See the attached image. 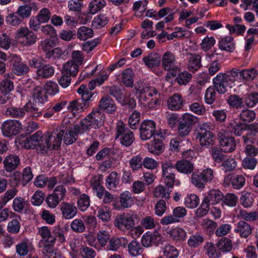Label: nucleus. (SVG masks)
I'll list each match as a JSON object with an SVG mask.
<instances>
[{
  "mask_svg": "<svg viewBox=\"0 0 258 258\" xmlns=\"http://www.w3.org/2000/svg\"><path fill=\"white\" fill-rule=\"evenodd\" d=\"M52 137V134L47 132L43 135L42 132L37 131L22 142L25 148L27 149L36 148L37 152L43 153L46 152L51 147L50 141Z\"/></svg>",
  "mask_w": 258,
  "mask_h": 258,
  "instance_id": "nucleus-1",
  "label": "nucleus"
},
{
  "mask_svg": "<svg viewBox=\"0 0 258 258\" xmlns=\"http://www.w3.org/2000/svg\"><path fill=\"white\" fill-rule=\"evenodd\" d=\"M115 140H118L120 143L125 147L130 146L135 140L134 135L125 124L121 121H119L116 126Z\"/></svg>",
  "mask_w": 258,
  "mask_h": 258,
  "instance_id": "nucleus-2",
  "label": "nucleus"
},
{
  "mask_svg": "<svg viewBox=\"0 0 258 258\" xmlns=\"http://www.w3.org/2000/svg\"><path fill=\"white\" fill-rule=\"evenodd\" d=\"M135 90L138 94V98L142 104H145L149 97L159 95L158 91L154 87H152L149 84L142 81L137 82Z\"/></svg>",
  "mask_w": 258,
  "mask_h": 258,
  "instance_id": "nucleus-3",
  "label": "nucleus"
},
{
  "mask_svg": "<svg viewBox=\"0 0 258 258\" xmlns=\"http://www.w3.org/2000/svg\"><path fill=\"white\" fill-rule=\"evenodd\" d=\"M198 118L189 114L185 113L178 119V132L180 137L187 136L191 131L192 126L195 124Z\"/></svg>",
  "mask_w": 258,
  "mask_h": 258,
  "instance_id": "nucleus-4",
  "label": "nucleus"
},
{
  "mask_svg": "<svg viewBox=\"0 0 258 258\" xmlns=\"http://www.w3.org/2000/svg\"><path fill=\"white\" fill-rule=\"evenodd\" d=\"M211 127V124L208 122L203 123L199 127L197 138L202 146L208 147L213 144L215 136L210 131Z\"/></svg>",
  "mask_w": 258,
  "mask_h": 258,
  "instance_id": "nucleus-5",
  "label": "nucleus"
},
{
  "mask_svg": "<svg viewBox=\"0 0 258 258\" xmlns=\"http://www.w3.org/2000/svg\"><path fill=\"white\" fill-rule=\"evenodd\" d=\"M213 85L218 93L222 94L232 88L231 80L223 73L218 74L213 80Z\"/></svg>",
  "mask_w": 258,
  "mask_h": 258,
  "instance_id": "nucleus-6",
  "label": "nucleus"
},
{
  "mask_svg": "<svg viewBox=\"0 0 258 258\" xmlns=\"http://www.w3.org/2000/svg\"><path fill=\"white\" fill-rule=\"evenodd\" d=\"M135 216L123 213L116 216L114 225L121 230H131L134 227Z\"/></svg>",
  "mask_w": 258,
  "mask_h": 258,
  "instance_id": "nucleus-7",
  "label": "nucleus"
},
{
  "mask_svg": "<svg viewBox=\"0 0 258 258\" xmlns=\"http://www.w3.org/2000/svg\"><path fill=\"white\" fill-rule=\"evenodd\" d=\"M194 154L192 151H188L184 154L185 159L178 161L175 164V167L176 170L180 173L188 174L192 172L194 170V165L191 161H189V158Z\"/></svg>",
  "mask_w": 258,
  "mask_h": 258,
  "instance_id": "nucleus-8",
  "label": "nucleus"
},
{
  "mask_svg": "<svg viewBox=\"0 0 258 258\" xmlns=\"http://www.w3.org/2000/svg\"><path fill=\"white\" fill-rule=\"evenodd\" d=\"M220 147L224 152H232L235 150L236 143L235 138L229 136L227 132L224 131L221 132L218 135Z\"/></svg>",
  "mask_w": 258,
  "mask_h": 258,
  "instance_id": "nucleus-9",
  "label": "nucleus"
},
{
  "mask_svg": "<svg viewBox=\"0 0 258 258\" xmlns=\"http://www.w3.org/2000/svg\"><path fill=\"white\" fill-rule=\"evenodd\" d=\"M22 128L21 123L17 120H8L3 122L2 130L6 137H11L18 134Z\"/></svg>",
  "mask_w": 258,
  "mask_h": 258,
  "instance_id": "nucleus-10",
  "label": "nucleus"
},
{
  "mask_svg": "<svg viewBox=\"0 0 258 258\" xmlns=\"http://www.w3.org/2000/svg\"><path fill=\"white\" fill-rule=\"evenodd\" d=\"M156 124L151 120H144L140 125V137L142 140L150 139L155 131Z\"/></svg>",
  "mask_w": 258,
  "mask_h": 258,
  "instance_id": "nucleus-11",
  "label": "nucleus"
},
{
  "mask_svg": "<svg viewBox=\"0 0 258 258\" xmlns=\"http://www.w3.org/2000/svg\"><path fill=\"white\" fill-rule=\"evenodd\" d=\"M16 37L18 39L25 38L26 45L34 44L37 39V37L34 32L26 27L20 28L16 32Z\"/></svg>",
  "mask_w": 258,
  "mask_h": 258,
  "instance_id": "nucleus-12",
  "label": "nucleus"
},
{
  "mask_svg": "<svg viewBox=\"0 0 258 258\" xmlns=\"http://www.w3.org/2000/svg\"><path fill=\"white\" fill-rule=\"evenodd\" d=\"M99 108L106 112L113 113L116 110V106L114 100L108 95L102 97L99 101Z\"/></svg>",
  "mask_w": 258,
  "mask_h": 258,
  "instance_id": "nucleus-13",
  "label": "nucleus"
},
{
  "mask_svg": "<svg viewBox=\"0 0 258 258\" xmlns=\"http://www.w3.org/2000/svg\"><path fill=\"white\" fill-rule=\"evenodd\" d=\"M103 113L100 111H92L86 117L89 120L92 128H98L104 123Z\"/></svg>",
  "mask_w": 258,
  "mask_h": 258,
  "instance_id": "nucleus-14",
  "label": "nucleus"
},
{
  "mask_svg": "<svg viewBox=\"0 0 258 258\" xmlns=\"http://www.w3.org/2000/svg\"><path fill=\"white\" fill-rule=\"evenodd\" d=\"M60 209L63 218L70 219L74 217L77 213V208L74 204L66 202L61 203Z\"/></svg>",
  "mask_w": 258,
  "mask_h": 258,
  "instance_id": "nucleus-15",
  "label": "nucleus"
},
{
  "mask_svg": "<svg viewBox=\"0 0 258 258\" xmlns=\"http://www.w3.org/2000/svg\"><path fill=\"white\" fill-rule=\"evenodd\" d=\"M59 131H63V136L62 137L64 143L67 145H70L74 143L77 139L78 133L74 129V127L68 128L63 126L59 128Z\"/></svg>",
  "mask_w": 258,
  "mask_h": 258,
  "instance_id": "nucleus-16",
  "label": "nucleus"
},
{
  "mask_svg": "<svg viewBox=\"0 0 258 258\" xmlns=\"http://www.w3.org/2000/svg\"><path fill=\"white\" fill-rule=\"evenodd\" d=\"M20 163L19 157L14 154L7 156L4 160L5 169L9 172H12L15 170L18 167Z\"/></svg>",
  "mask_w": 258,
  "mask_h": 258,
  "instance_id": "nucleus-17",
  "label": "nucleus"
},
{
  "mask_svg": "<svg viewBox=\"0 0 258 258\" xmlns=\"http://www.w3.org/2000/svg\"><path fill=\"white\" fill-rule=\"evenodd\" d=\"M226 128L231 133L240 136L245 131V123L238 122L235 119H231L227 124Z\"/></svg>",
  "mask_w": 258,
  "mask_h": 258,
  "instance_id": "nucleus-18",
  "label": "nucleus"
},
{
  "mask_svg": "<svg viewBox=\"0 0 258 258\" xmlns=\"http://www.w3.org/2000/svg\"><path fill=\"white\" fill-rule=\"evenodd\" d=\"M236 233H239L241 237L247 238L252 232V227L244 221H240L234 229Z\"/></svg>",
  "mask_w": 258,
  "mask_h": 258,
  "instance_id": "nucleus-19",
  "label": "nucleus"
},
{
  "mask_svg": "<svg viewBox=\"0 0 258 258\" xmlns=\"http://www.w3.org/2000/svg\"><path fill=\"white\" fill-rule=\"evenodd\" d=\"M143 61L149 68L157 67L161 62V56L157 53H150L143 58Z\"/></svg>",
  "mask_w": 258,
  "mask_h": 258,
  "instance_id": "nucleus-20",
  "label": "nucleus"
},
{
  "mask_svg": "<svg viewBox=\"0 0 258 258\" xmlns=\"http://www.w3.org/2000/svg\"><path fill=\"white\" fill-rule=\"evenodd\" d=\"M127 243L126 239L123 237L111 238L109 241L107 248L110 250L116 251L120 247H125Z\"/></svg>",
  "mask_w": 258,
  "mask_h": 258,
  "instance_id": "nucleus-21",
  "label": "nucleus"
},
{
  "mask_svg": "<svg viewBox=\"0 0 258 258\" xmlns=\"http://www.w3.org/2000/svg\"><path fill=\"white\" fill-rule=\"evenodd\" d=\"M167 104L168 108L171 110L180 109L183 104V100L181 95L178 94H174L169 98Z\"/></svg>",
  "mask_w": 258,
  "mask_h": 258,
  "instance_id": "nucleus-22",
  "label": "nucleus"
},
{
  "mask_svg": "<svg viewBox=\"0 0 258 258\" xmlns=\"http://www.w3.org/2000/svg\"><path fill=\"white\" fill-rule=\"evenodd\" d=\"M135 74L130 68L125 69L121 74L122 83L127 87L132 88L134 86Z\"/></svg>",
  "mask_w": 258,
  "mask_h": 258,
  "instance_id": "nucleus-23",
  "label": "nucleus"
},
{
  "mask_svg": "<svg viewBox=\"0 0 258 258\" xmlns=\"http://www.w3.org/2000/svg\"><path fill=\"white\" fill-rule=\"evenodd\" d=\"M175 58L174 55L170 52H165L162 59V63L165 70L169 71L171 69L174 68Z\"/></svg>",
  "mask_w": 258,
  "mask_h": 258,
  "instance_id": "nucleus-24",
  "label": "nucleus"
},
{
  "mask_svg": "<svg viewBox=\"0 0 258 258\" xmlns=\"http://www.w3.org/2000/svg\"><path fill=\"white\" fill-rule=\"evenodd\" d=\"M223 195L221 191L218 189H211L210 190L208 196L205 197L204 200H206L207 202L209 204L215 205L219 203L223 199Z\"/></svg>",
  "mask_w": 258,
  "mask_h": 258,
  "instance_id": "nucleus-25",
  "label": "nucleus"
},
{
  "mask_svg": "<svg viewBox=\"0 0 258 258\" xmlns=\"http://www.w3.org/2000/svg\"><path fill=\"white\" fill-rule=\"evenodd\" d=\"M33 101L38 104H43L47 101V96L43 89L39 86H37L33 89L32 93Z\"/></svg>",
  "mask_w": 258,
  "mask_h": 258,
  "instance_id": "nucleus-26",
  "label": "nucleus"
},
{
  "mask_svg": "<svg viewBox=\"0 0 258 258\" xmlns=\"http://www.w3.org/2000/svg\"><path fill=\"white\" fill-rule=\"evenodd\" d=\"M38 233L42 239L41 242L45 243L56 241L55 236L52 235L50 230L47 226H42L39 228Z\"/></svg>",
  "mask_w": 258,
  "mask_h": 258,
  "instance_id": "nucleus-27",
  "label": "nucleus"
},
{
  "mask_svg": "<svg viewBox=\"0 0 258 258\" xmlns=\"http://www.w3.org/2000/svg\"><path fill=\"white\" fill-rule=\"evenodd\" d=\"M88 107V104L84 103L81 99L74 100L70 102L68 106V108L71 109L74 113L81 112Z\"/></svg>",
  "mask_w": 258,
  "mask_h": 258,
  "instance_id": "nucleus-28",
  "label": "nucleus"
},
{
  "mask_svg": "<svg viewBox=\"0 0 258 258\" xmlns=\"http://www.w3.org/2000/svg\"><path fill=\"white\" fill-rule=\"evenodd\" d=\"M79 72V67L72 61H69L63 64L61 74L75 77Z\"/></svg>",
  "mask_w": 258,
  "mask_h": 258,
  "instance_id": "nucleus-29",
  "label": "nucleus"
},
{
  "mask_svg": "<svg viewBox=\"0 0 258 258\" xmlns=\"http://www.w3.org/2000/svg\"><path fill=\"white\" fill-rule=\"evenodd\" d=\"M188 69L194 72L198 70L201 64V57L199 54H191L188 62Z\"/></svg>",
  "mask_w": 258,
  "mask_h": 258,
  "instance_id": "nucleus-30",
  "label": "nucleus"
},
{
  "mask_svg": "<svg viewBox=\"0 0 258 258\" xmlns=\"http://www.w3.org/2000/svg\"><path fill=\"white\" fill-rule=\"evenodd\" d=\"M6 115L12 118H23L25 115L24 107H12L8 108L6 110Z\"/></svg>",
  "mask_w": 258,
  "mask_h": 258,
  "instance_id": "nucleus-31",
  "label": "nucleus"
},
{
  "mask_svg": "<svg viewBox=\"0 0 258 258\" xmlns=\"http://www.w3.org/2000/svg\"><path fill=\"white\" fill-rule=\"evenodd\" d=\"M128 250L131 255L137 256L142 254L144 249L139 242L133 240L128 244Z\"/></svg>",
  "mask_w": 258,
  "mask_h": 258,
  "instance_id": "nucleus-32",
  "label": "nucleus"
},
{
  "mask_svg": "<svg viewBox=\"0 0 258 258\" xmlns=\"http://www.w3.org/2000/svg\"><path fill=\"white\" fill-rule=\"evenodd\" d=\"M54 73V68L49 64H43L40 70H37V74L42 78H48L52 76Z\"/></svg>",
  "mask_w": 258,
  "mask_h": 258,
  "instance_id": "nucleus-33",
  "label": "nucleus"
},
{
  "mask_svg": "<svg viewBox=\"0 0 258 258\" xmlns=\"http://www.w3.org/2000/svg\"><path fill=\"white\" fill-rule=\"evenodd\" d=\"M217 246L220 251L227 252L232 250L233 245L230 239L224 237L221 238L218 241Z\"/></svg>",
  "mask_w": 258,
  "mask_h": 258,
  "instance_id": "nucleus-34",
  "label": "nucleus"
},
{
  "mask_svg": "<svg viewBox=\"0 0 258 258\" xmlns=\"http://www.w3.org/2000/svg\"><path fill=\"white\" fill-rule=\"evenodd\" d=\"M233 41V38L230 36L222 39L219 43V48L221 50L232 51L235 48Z\"/></svg>",
  "mask_w": 258,
  "mask_h": 258,
  "instance_id": "nucleus-35",
  "label": "nucleus"
},
{
  "mask_svg": "<svg viewBox=\"0 0 258 258\" xmlns=\"http://www.w3.org/2000/svg\"><path fill=\"white\" fill-rule=\"evenodd\" d=\"M239 118L244 122V123H247L253 121L256 117V114L253 110L243 109L239 114Z\"/></svg>",
  "mask_w": 258,
  "mask_h": 258,
  "instance_id": "nucleus-36",
  "label": "nucleus"
},
{
  "mask_svg": "<svg viewBox=\"0 0 258 258\" xmlns=\"http://www.w3.org/2000/svg\"><path fill=\"white\" fill-rule=\"evenodd\" d=\"M170 188L159 185L155 189L154 196L156 198H161L168 200L170 198V192L171 191Z\"/></svg>",
  "mask_w": 258,
  "mask_h": 258,
  "instance_id": "nucleus-37",
  "label": "nucleus"
},
{
  "mask_svg": "<svg viewBox=\"0 0 258 258\" xmlns=\"http://www.w3.org/2000/svg\"><path fill=\"white\" fill-rule=\"evenodd\" d=\"M119 183V178L116 172L110 173L106 179V186L110 189L116 187Z\"/></svg>",
  "mask_w": 258,
  "mask_h": 258,
  "instance_id": "nucleus-38",
  "label": "nucleus"
},
{
  "mask_svg": "<svg viewBox=\"0 0 258 258\" xmlns=\"http://www.w3.org/2000/svg\"><path fill=\"white\" fill-rule=\"evenodd\" d=\"M93 30L85 26L80 27L77 31L78 38L81 40H85L87 39L91 38L93 37Z\"/></svg>",
  "mask_w": 258,
  "mask_h": 258,
  "instance_id": "nucleus-39",
  "label": "nucleus"
},
{
  "mask_svg": "<svg viewBox=\"0 0 258 258\" xmlns=\"http://www.w3.org/2000/svg\"><path fill=\"white\" fill-rule=\"evenodd\" d=\"M223 149L217 147H214L211 150V155L214 161L217 163H221L224 161L226 156L224 154Z\"/></svg>",
  "mask_w": 258,
  "mask_h": 258,
  "instance_id": "nucleus-40",
  "label": "nucleus"
},
{
  "mask_svg": "<svg viewBox=\"0 0 258 258\" xmlns=\"http://www.w3.org/2000/svg\"><path fill=\"white\" fill-rule=\"evenodd\" d=\"M200 172H192L191 176V183L197 188L203 189L205 187L206 183Z\"/></svg>",
  "mask_w": 258,
  "mask_h": 258,
  "instance_id": "nucleus-41",
  "label": "nucleus"
},
{
  "mask_svg": "<svg viewBox=\"0 0 258 258\" xmlns=\"http://www.w3.org/2000/svg\"><path fill=\"white\" fill-rule=\"evenodd\" d=\"M106 4L104 0H93L92 1L89 7V12L92 14H94L101 10Z\"/></svg>",
  "mask_w": 258,
  "mask_h": 258,
  "instance_id": "nucleus-42",
  "label": "nucleus"
},
{
  "mask_svg": "<svg viewBox=\"0 0 258 258\" xmlns=\"http://www.w3.org/2000/svg\"><path fill=\"white\" fill-rule=\"evenodd\" d=\"M164 150L162 142L159 139H154L151 147L149 148V151L155 155L161 154Z\"/></svg>",
  "mask_w": 258,
  "mask_h": 258,
  "instance_id": "nucleus-43",
  "label": "nucleus"
},
{
  "mask_svg": "<svg viewBox=\"0 0 258 258\" xmlns=\"http://www.w3.org/2000/svg\"><path fill=\"white\" fill-rule=\"evenodd\" d=\"M13 71L17 75H24L26 74L29 71L27 65L20 62H16L13 66Z\"/></svg>",
  "mask_w": 258,
  "mask_h": 258,
  "instance_id": "nucleus-44",
  "label": "nucleus"
},
{
  "mask_svg": "<svg viewBox=\"0 0 258 258\" xmlns=\"http://www.w3.org/2000/svg\"><path fill=\"white\" fill-rule=\"evenodd\" d=\"M228 104L232 107L239 109L243 106V99L237 95H231L228 99Z\"/></svg>",
  "mask_w": 258,
  "mask_h": 258,
  "instance_id": "nucleus-45",
  "label": "nucleus"
},
{
  "mask_svg": "<svg viewBox=\"0 0 258 258\" xmlns=\"http://www.w3.org/2000/svg\"><path fill=\"white\" fill-rule=\"evenodd\" d=\"M238 217L247 221H253L258 219V212H248L246 210H241L239 211Z\"/></svg>",
  "mask_w": 258,
  "mask_h": 258,
  "instance_id": "nucleus-46",
  "label": "nucleus"
},
{
  "mask_svg": "<svg viewBox=\"0 0 258 258\" xmlns=\"http://www.w3.org/2000/svg\"><path fill=\"white\" fill-rule=\"evenodd\" d=\"M74 127L78 134H83L92 128L91 125L87 117L81 120L79 124L75 125Z\"/></svg>",
  "mask_w": 258,
  "mask_h": 258,
  "instance_id": "nucleus-47",
  "label": "nucleus"
},
{
  "mask_svg": "<svg viewBox=\"0 0 258 258\" xmlns=\"http://www.w3.org/2000/svg\"><path fill=\"white\" fill-rule=\"evenodd\" d=\"M257 75V71L253 68L249 70H242L240 80L246 81L253 80L256 77Z\"/></svg>",
  "mask_w": 258,
  "mask_h": 258,
  "instance_id": "nucleus-48",
  "label": "nucleus"
},
{
  "mask_svg": "<svg viewBox=\"0 0 258 258\" xmlns=\"http://www.w3.org/2000/svg\"><path fill=\"white\" fill-rule=\"evenodd\" d=\"M204 249L210 258H218L220 256V253L216 250L212 242H207L204 246Z\"/></svg>",
  "mask_w": 258,
  "mask_h": 258,
  "instance_id": "nucleus-49",
  "label": "nucleus"
},
{
  "mask_svg": "<svg viewBox=\"0 0 258 258\" xmlns=\"http://www.w3.org/2000/svg\"><path fill=\"white\" fill-rule=\"evenodd\" d=\"M14 89L13 82L9 79L3 80L0 83V91L5 95L9 93Z\"/></svg>",
  "mask_w": 258,
  "mask_h": 258,
  "instance_id": "nucleus-50",
  "label": "nucleus"
},
{
  "mask_svg": "<svg viewBox=\"0 0 258 258\" xmlns=\"http://www.w3.org/2000/svg\"><path fill=\"white\" fill-rule=\"evenodd\" d=\"M24 107L25 112H27L30 113L31 115L34 117H37L42 115L41 111H39L38 108L31 102L26 103Z\"/></svg>",
  "mask_w": 258,
  "mask_h": 258,
  "instance_id": "nucleus-51",
  "label": "nucleus"
},
{
  "mask_svg": "<svg viewBox=\"0 0 258 258\" xmlns=\"http://www.w3.org/2000/svg\"><path fill=\"white\" fill-rule=\"evenodd\" d=\"M170 236L175 240H183L186 237V232L182 229L176 228L168 232Z\"/></svg>",
  "mask_w": 258,
  "mask_h": 258,
  "instance_id": "nucleus-52",
  "label": "nucleus"
},
{
  "mask_svg": "<svg viewBox=\"0 0 258 258\" xmlns=\"http://www.w3.org/2000/svg\"><path fill=\"white\" fill-rule=\"evenodd\" d=\"M32 7L28 5H25L19 7L16 12L22 20L28 18L31 14Z\"/></svg>",
  "mask_w": 258,
  "mask_h": 258,
  "instance_id": "nucleus-53",
  "label": "nucleus"
},
{
  "mask_svg": "<svg viewBox=\"0 0 258 258\" xmlns=\"http://www.w3.org/2000/svg\"><path fill=\"white\" fill-rule=\"evenodd\" d=\"M108 22V18L104 15H99L97 17L94 18L92 25L95 28L99 29L106 25Z\"/></svg>",
  "mask_w": 258,
  "mask_h": 258,
  "instance_id": "nucleus-54",
  "label": "nucleus"
},
{
  "mask_svg": "<svg viewBox=\"0 0 258 258\" xmlns=\"http://www.w3.org/2000/svg\"><path fill=\"white\" fill-rule=\"evenodd\" d=\"M175 12L170 10L168 8H164L161 9L158 13V16L160 18H162L166 15L168 16L164 18V21L165 23H168L172 21L174 19V15Z\"/></svg>",
  "mask_w": 258,
  "mask_h": 258,
  "instance_id": "nucleus-55",
  "label": "nucleus"
},
{
  "mask_svg": "<svg viewBox=\"0 0 258 258\" xmlns=\"http://www.w3.org/2000/svg\"><path fill=\"white\" fill-rule=\"evenodd\" d=\"M72 230L77 233H82L85 230V226L83 221L80 219L74 220L71 224Z\"/></svg>",
  "mask_w": 258,
  "mask_h": 258,
  "instance_id": "nucleus-56",
  "label": "nucleus"
},
{
  "mask_svg": "<svg viewBox=\"0 0 258 258\" xmlns=\"http://www.w3.org/2000/svg\"><path fill=\"white\" fill-rule=\"evenodd\" d=\"M120 203L122 207L127 208L130 207L132 203V197L128 191H125L122 193L119 197Z\"/></svg>",
  "mask_w": 258,
  "mask_h": 258,
  "instance_id": "nucleus-57",
  "label": "nucleus"
},
{
  "mask_svg": "<svg viewBox=\"0 0 258 258\" xmlns=\"http://www.w3.org/2000/svg\"><path fill=\"white\" fill-rule=\"evenodd\" d=\"M140 120V113L135 111L131 115L128 119V124L133 130H136L139 125Z\"/></svg>",
  "mask_w": 258,
  "mask_h": 258,
  "instance_id": "nucleus-58",
  "label": "nucleus"
},
{
  "mask_svg": "<svg viewBox=\"0 0 258 258\" xmlns=\"http://www.w3.org/2000/svg\"><path fill=\"white\" fill-rule=\"evenodd\" d=\"M22 21V19L18 17L17 13H11L6 18V23L13 26L19 25Z\"/></svg>",
  "mask_w": 258,
  "mask_h": 258,
  "instance_id": "nucleus-59",
  "label": "nucleus"
},
{
  "mask_svg": "<svg viewBox=\"0 0 258 258\" xmlns=\"http://www.w3.org/2000/svg\"><path fill=\"white\" fill-rule=\"evenodd\" d=\"M209 209V204L207 202L206 200H204L201 205V207L196 210V217L202 218L208 214Z\"/></svg>",
  "mask_w": 258,
  "mask_h": 258,
  "instance_id": "nucleus-60",
  "label": "nucleus"
},
{
  "mask_svg": "<svg viewBox=\"0 0 258 258\" xmlns=\"http://www.w3.org/2000/svg\"><path fill=\"white\" fill-rule=\"evenodd\" d=\"M77 204L80 210L85 211L90 206L89 197L86 194H83L78 199Z\"/></svg>",
  "mask_w": 258,
  "mask_h": 258,
  "instance_id": "nucleus-61",
  "label": "nucleus"
},
{
  "mask_svg": "<svg viewBox=\"0 0 258 258\" xmlns=\"http://www.w3.org/2000/svg\"><path fill=\"white\" fill-rule=\"evenodd\" d=\"M109 94L114 97L116 100L121 102L123 98V94L121 88L117 86H112L109 87Z\"/></svg>",
  "mask_w": 258,
  "mask_h": 258,
  "instance_id": "nucleus-62",
  "label": "nucleus"
},
{
  "mask_svg": "<svg viewBox=\"0 0 258 258\" xmlns=\"http://www.w3.org/2000/svg\"><path fill=\"white\" fill-rule=\"evenodd\" d=\"M184 203L187 207L195 208L199 204V198L196 195L191 194L185 198Z\"/></svg>",
  "mask_w": 258,
  "mask_h": 258,
  "instance_id": "nucleus-63",
  "label": "nucleus"
},
{
  "mask_svg": "<svg viewBox=\"0 0 258 258\" xmlns=\"http://www.w3.org/2000/svg\"><path fill=\"white\" fill-rule=\"evenodd\" d=\"M164 255L167 258H176L178 255L177 249L170 245H165L163 250Z\"/></svg>",
  "mask_w": 258,
  "mask_h": 258,
  "instance_id": "nucleus-64",
  "label": "nucleus"
}]
</instances>
